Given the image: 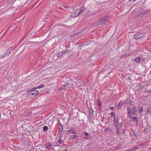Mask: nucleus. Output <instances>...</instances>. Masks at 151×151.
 Instances as JSON below:
<instances>
[{"label":"nucleus","instance_id":"nucleus-1","mask_svg":"<svg viewBox=\"0 0 151 151\" xmlns=\"http://www.w3.org/2000/svg\"><path fill=\"white\" fill-rule=\"evenodd\" d=\"M85 7L84 6H83L80 8L79 12H78V9H76V11H75L74 17H76L78 16L80 14L83 13L85 11Z\"/></svg>","mask_w":151,"mask_h":151},{"label":"nucleus","instance_id":"nucleus-2","mask_svg":"<svg viewBox=\"0 0 151 151\" xmlns=\"http://www.w3.org/2000/svg\"><path fill=\"white\" fill-rule=\"evenodd\" d=\"M109 16H106L100 19L99 22L100 24H103L107 22L108 20Z\"/></svg>","mask_w":151,"mask_h":151},{"label":"nucleus","instance_id":"nucleus-3","mask_svg":"<svg viewBox=\"0 0 151 151\" xmlns=\"http://www.w3.org/2000/svg\"><path fill=\"white\" fill-rule=\"evenodd\" d=\"M144 35L145 34L144 33H140L137 32L135 34L134 36V38L137 40H138L140 38L144 36Z\"/></svg>","mask_w":151,"mask_h":151},{"label":"nucleus","instance_id":"nucleus-4","mask_svg":"<svg viewBox=\"0 0 151 151\" xmlns=\"http://www.w3.org/2000/svg\"><path fill=\"white\" fill-rule=\"evenodd\" d=\"M69 86L70 85L69 83L68 82L65 83L62 87L59 89V90L60 91H61L63 90H66L69 87Z\"/></svg>","mask_w":151,"mask_h":151},{"label":"nucleus","instance_id":"nucleus-5","mask_svg":"<svg viewBox=\"0 0 151 151\" xmlns=\"http://www.w3.org/2000/svg\"><path fill=\"white\" fill-rule=\"evenodd\" d=\"M33 93H29L27 94V95L28 96H34V97L38 95L39 93L38 91L35 90L33 91Z\"/></svg>","mask_w":151,"mask_h":151},{"label":"nucleus","instance_id":"nucleus-6","mask_svg":"<svg viewBox=\"0 0 151 151\" xmlns=\"http://www.w3.org/2000/svg\"><path fill=\"white\" fill-rule=\"evenodd\" d=\"M11 53V52L10 51L6 52L4 53L1 56V58H4L5 57L9 56L10 55Z\"/></svg>","mask_w":151,"mask_h":151},{"label":"nucleus","instance_id":"nucleus-7","mask_svg":"<svg viewBox=\"0 0 151 151\" xmlns=\"http://www.w3.org/2000/svg\"><path fill=\"white\" fill-rule=\"evenodd\" d=\"M137 111V109L136 107H133L132 109L131 112L133 114H136Z\"/></svg>","mask_w":151,"mask_h":151},{"label":"nucleus","instance_id":"nucleus-8","mask_svg":"<svg viewBox=\"0 0 151 151\" xmlns=\"http://www.w3.org/2000/svg\"><path fill=\"white\" fill-rule=\"evenodd\" d=\"M58 126L59 129L58 130V132L60 133L62 131L63 127L62 126L60 123L58 124Z\"/></svg>","mask_w":151,"mask_h":151},{"label":"nucleus","instance_id":"nucleus-9","mask_svg":"<svg viewBox=\"0 0 151 151\" xmlns=\"http://www.w3.org/2000/svg\"><path fill=\"white\" fill-rule=\"evenodd\" d=\"M123 103L122 102H120L117 105L116 109L117 110H119L121 108V106H122L123 105Z\"/></svg>","mask_w":151,"mask_h":151},{"label":"nucleus","instance_id":"nucleus-10","mask_svg":"<svg viewBox=\"0 0 151 151\" xmlns=\"http://www.w3.org/2000/svg\"><path fill=\"white\" fill-rule=\"evenodd\" d=\"M37 89V88L36 87H34L28 90L27 91V93H28L30 92H33V91L34 90H35Z\"/></svg>","mask_w":151,"mask_h":151},{"label":"nucleus","instance_id":"nucleus-11","mask_svg":"<svg viewBox=\"0 0 151 151\" xmlns=\"http://www.w3.org/2000/svg\"><path fill=\"white\" fill-rule=\"evenodd\" d=\"M67 132L68 134L71 133L72 134H75L76 133V131H72L71 129L68 130Z\"/></svg>","mask_w":151,"mask_h":151},{"label":"nucleus","instance_id":"nucleus-12","mask_svg":"<svg viewBox=\"0 0 151 151\" xmlns=\"http://www.w3.org/2000/svg\"><path fill=\"white\" fill-rule=\"evenodd\" d=\"M78 137V136L77 135H71L69 139L70 140H72V139H74L76 138L77 137Z\"/></svg>","mask_w":151,"mask_h":151},{"label":"nucleus","instance_id":"nucleus-13","mask_svg":"<svg viewBox=\"0 0 151 151\" xmlns=\"http://www.w3.org/2000/svg\"><path fill=\"white\" fill-rule=\"evenodd\" d=\"M52 147V145L50 143H47L46 145V147L47 149L49 148H50Z\"/></svg>","mask_w":151,"mask_h":151},{"label":"nucleus","instance_id":"nucleus-14","mask_svg":"<svg viewBox=\"0 0 151 151\" xmlns=\"http://www.w3.org/2000/svg\"><path fill=\"white\" fill-rule=\"evenodd\" d=\"M134 60L136 63H138L140 62L141 59L139 57H137L135 58Z\"/></svg>","mask_w":151,"mask_h":151},{"label":"nucleus","instance_id":"nucleus-15","mask_svg":"<svg viewBox=\"0 0 151 151\" xmlns=\"http://www.w3.org/2000/svg\"><path fill=\"white\" fill-rule=\"evenodd\" d=\"M127 112H128V116L129 117H131L132 116V114H131V113L130 112V108H129V109H128V110H127Z\"/></svg>","mask_w":151,"mask_h":151},{"label":"nucleus","instance_id":"nucleus-16","mask_svg":"<svg viewBox=\"0 0 151 151\" xmlns=\"http://www.w3.org/2000/svg\"><path fill=\"white\" fill-rule=\"evenodd\" d=\"M97 104L100 107H101V102L100 99L99 98L97 99Z\"/></svg>","mask_w":151,"mask_h":151},{"label":"nucleus","instance_id":"nucleus-17","mask_svg":"<svg viewBox=\"0 0 151 151\" xmlns=\"http://www.w3.org/2000/svg\"><path fill=\"white\" fill-rule=\"evenodd\" d=\"M61 134H60L59 137L58 138V142L60 144H61L63 142L62 141L61 139Z\"/></svg>","mask_w":151,"mask_h":151},{"label":"nucleus","instance_id":"nucleus-18","mask_svg":"<svg viewBox=\"0 0 151 151\" xmlns=\"http://www.w3.org/2000/svg\"><path fill=\"white\" fill-rule=\"evenodd\" d=\"M150 10H147L142 12V14L143 16L146 14L147 13H148L150 12Z\"/></svg>","mask_w":151,"mask_h":151},{"label":"nucleus","instance_id":"nucleus-19","mask_svg":"<svg viewBox=\"0 0 151 151\" xmlns=\"http://www.w3.org/2000/svg\"><path fill=\"white\" fill-rule=\"evenodd\" d=\"M139 87V88H138L139 90H140V89H141L143 87V86L142 85L138 84L136 86L137 87Z\"/></svg>","mask_w":151,"mask_h":151},{"label":"nucleus","instance_id":"nucleus-20","mask_svg":"<svg viewBox=\"0 0 151 151\" xmlns=\"http://www.w3.org/2000/svg\"><path fill=\"white\" fill-rule=\"evenodd\" d=\"M132 119H133V121L134 122H138V120L137 119V118L136 117H132Z\"/></svg>","mask_w":151,"mask_h":151},{"label":"nucleus","instance_id":"nucleus-21","mask_svg":"<svg viewBox=\"0 0 151 151\" xmlns=\"http://www.w3.org/2000/svg\"><path fill=\"white\" fill-rule=\"evenodd\" d=\"M89 114L91 116H93V110L92 109H90L89 110Z\"/></svg>","mask_w":151,"mask_h":151},{"label":"nucleus","instance_id":"nucleus-22","mask_svg":"<svg viewBox=\"0 0 151 151\" xmlns=\"http://www.w3.org/2000/svg\"><path fill=\"white\" fill-rule=\"evenodd\" d=\"M43 129L44 131H46L47 130L48 128L47 126H45L43 127Z\"/></svg>","mask_w":151,"mask_h":151},{"label":"nucleus","instance_id":"nucleus-23","mask_svg":"<svg viewBox=\"0 0 151 151\" xmlns=\"http://www.w3.org/2000/svg\"><path fill=\"white\" fill-rule=\"evenodd\" d=\"M90 12V11L89 10H86L85 12H84V15H87Z\"/></svg>","mask_w":151,"mask_h":151},{"label":"nucleus","instance_id":"nucleus-24","mask_svg":"<svg viewBox=\"0 0 151 151\" xmlns=\"http://www.w3.org/2000/svg\"><path fill=\"white\" fill-rule=\"evenodd\" d=\"M142 16H143V15H142V12L140 13L139 14L136 15V17L137 18L141 17Z\"/></svg>","mask_w":151,"mask_h":151},{"label":"nucleus","instance_id":"nucleus-25","mask_svg":"<svg viewBox=\"0 0 151 151\" xmlns=\"http://www.w3.org/2000/svg\"><path fill=\"white\" fill-rule=\"evenodd\" d=\"M115 127L116 128L117 134H120V132H119L118 126H117V125H116Z\"/></svg>","mask_w":151,"mask_h":151},{"label":"nucleus","instance_id":"nucleus-26","mask_svg":"<svg viewBox=\"0 0 151 151\" xmlns=\"http://www.w3.org/2000/svg\"><path fill=\"white\" fill-rule=\"evenodd\" d=\"M130 101V99L129 98L127 99L126 100L125 102V103L126 104H127Z\"/></svg>","mask_w":151,"mask_h":151},{"label":"nucleus","instance_id":"nucleus-27","mask_svg":"<svg viewBox=\"0 0 151 151\" xmlns=\"http://www.w3.org/2000/svg\"><path fill=\"white\" fill-rule=\"evenodd\" d=\"M143 107L140 106L139 108V110L140 113H141L142 111Z\"/></svg>","mask_w":151,"mask_h":151},{"label":"nucleus","instance_id":"nucleus-28","mask_svg":"<svg viewBox=\"0 0 151 151\" xmlns=\"http://www.w3.org/2000/svg\"><path fill=\"white\" fill-rule=\"evenodd\" d=\"M44 84H42V85H40V86H38V87H35L37 88H37H43V87H44Z\"/></svg>","mask_w":151,"mask_h":151},{"label":"nucleus","instance_id":"nucleus-29","mask_svg":"<svg viewBox=\"0 0 151 151\" xmlns=\"http://www.w3.org/2000/svg\"><path fill=\"white\" fill-rule=\"evenodd\" d=\"M114 122L115 123H118V119L117 118L114 117Z\"/></svg>","mask_w":151,"mask_h":151},{"label":"nucleus","instance_id":"nucleus-30","mask_svg":"<svg viewBox=\"0 0 151 151\" xmlns=\"http://www.w3.org/2000/svg\"><path fill=\"white\" fill-rule=\"evenodd\" d=\"M67 52H68V51L66 50H64L63 51H62L61 52V54H62V55H63L64 54Z\"/></svg>","mask_w":151,"mask_h":151},{"label":"nucleus","instance_id":"nucleus-31","mask_svg":"<svg viewBox=\"0 0 151 151\" xmlns=\"http://www.w3.org/2000/svg\"><path fill=\"white\" fill-rule=\"evenodd\" d=\"M150 92L151 91L149 90H145L144 91L145 93H150Z\"/></svg>","mask_w":151,"mask_h":151},{"label":"nucleus","instance_id":"nucleus-32","mask_svg":"<svg viewBox=\"0 0 151 151\" xmlns=\"http://www.w3.org/2000/svg\"><path fill=\"white\" fill-rule=\"evenodd\" d=\"M126 56V54H124L122 55H121L119 56V59H122L125 56Z\"/></svg>","mask_w":151,"mask_h":151},{"label":"nucleus","instance_id":"nucleus-33","mask_svg":"<svg viewBox=\"0 0 151 151\" xmlns=\"http://www.w3.org/2000/svg\"><path fill=\"white\" fill-rule=\"evenodd\" d=\"M63 55L62 54H61V52H60V53H58L57 54V56L58 57H60L61 55Z\"/></svg>","mask_w":151,"mask_h":151},{"label":"nucleus","instance_id":"nucleus-34","mask_svg":"<svg viewBox=\"0 0 151 151\" xmlns=\"http://www.w3.org/2000/svg\"><path fill=\"white\" fill-rule=\"evenodd\" d=\"M111 114L112 117H114V116L115 113L114 112H112L111 113Z\"/></svg>","mask_w":151,"mask_h":151},{"label":"nucleus","instance_id":"nucleus-35","mask_svg":"<svg viewBox=\"0 0 151 151\" xmlns=\"http://www.w3.org/2000/svg\"><path fill=\"white\" fill-rule=\"evenodd\" d=\"M12 1V0H8L7 3L9 4H10Z\"/></svg>","mask_w":151,"mask_h":151},{"label":"nucleus","instance_id":"nucleus-36","mask_svg":"<svg viewBox=\"0 0 151 151\" xmlns=\"http://www.w3.org/2000/svg\"><path fill=\"white\" fill-rule=\"evenodd\" d=\"M134 103V102L133 101H131L130 102V105H133Z\"/></svg>","mask_w":151,"mask_h":151},{"label":"nucleus","instance_id":"nucleus-37","mask_svg":"<svg viewBox=\"0 0 151 151\" xmlns=\"http://www.w3.org/2000/svg\"><path fill=\"white\" fill-rule=\"evenodd\" d=\"M150 107H148V109H147V111L149 112V111H150Z\"/></svg>","mask_w":151,"mask_h":151},{"label":"nucleus","instance_id":"nucleus-38","mask_svg":"<svg viewBox=\"0 0 151 151\" xmlns=\"http://www.w3.org/2000/svg\"><path fill=\"white\" fill-rule=\"evenodd\" d=\"M145 131L146 132H148L149 131V129L147 128H146L145 129Z\"/></svg>","mask_w":151,"mask_h":151},{"label":"nucleus","instance_id":"nucleus-39","mask_svg":"<svg viewBox=\"0 0 151 151\" xmlns=\"http://www.w3.org/2000/svg\"><path fill=\"white\" fill-rule=\"evenodd\" d=\"M84 134L86 136H88V134L87 132H85L84 133Z\"/></svg>","mask_w":151,"mask_h":151},{"label":"nucleus","instance_id":"nucleus-40","mask_svg":"<svg viewBox=\"0 0 151 151\" xmlns=\"http://www.w3.org/2000/svg\"><path fill=\"white\" fill-rule=\"evenodd\" d=\"M114 107H113V106H111V107H110V109H111V110H113V109H114Z\"/></svg>","mask_w":151,"mask_h":151},{"label":"nucleus","instance_id":"nucleus-41","mask_svg":"<svg viewBox=\"0 0 151 151\" xmlns=\"http://www.w3.org/2000/svg\"><path fill=\"white\" fill-rule=\"evenodd\" d=\"M64 8H65L66 9H68V6H64Z\"/></svg>","mask_w":151,"mask_h":151},{"label":"nucleus","instance_id":"nucleus-42","mask_svg":"<svg viewBox=\"0 0 151 151\" xmlns=\"http://www.w3.org/2000/svg\"><path fill=\"white\" fill-rule=\"evenodd\" d=\"M129 1L131 2V1L132 0H129Z\"/></svg>","mask_w":151,"mask_h":151},{"label":"nucleus","instance_id":"nucleus-43","mask_svg":"<svg viewBox=\"0 0 151 151\" xmlns=\"http://www.w3.org/2000/svg\"><path fill=\"white\" fill-rule=\"evenodd\" d=\"M1 55H0V59L1 58Z\"/></svg>","mask_w":151,"mask_h":151},{"label":"nucleus","instance_id":"nucleus-44","mask_svg":"<svg viewBox=\"0 0 151 151\" xmlns=\"http://www.w3.org/2000/svg\"><path fill=\"white\" fill-rule=\"evenodd\" d=\"M150 113H151V114H150V115H151V112H150Z\"/></svg>","mask_w":151,"mask_h":151},{"label":"nucleus","instance_id":"nucleus-45","mask_svg":"<svg viewBox=\"0 0 151 151\" xmlns=\"http://www.w3.org/2000/svg\"><path fill=\"white\" fill-rule=\"evenodd\" d=\"M134 0V1H135V0Z\"/></svg>","mask_w":151,"mask_h":151}]
</instances>
